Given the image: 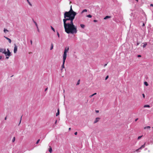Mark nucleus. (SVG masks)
Listing matches in <instances>:
<instances>
[{
    "mask_svg": "<svg viewBox=\"0 0 153 153\" xmlns=\"http://www.w3.org/2000/svg\"><path fill=\"white\" fill-rule=\"evenodd\" d=\"M144 108H150V106L149 105H146L144 106Z\"/></svg>",
    "mask_w": 153,
    "mask_h": 153,
    "instance_id": "14",
    "label": "nucleus"
},
{
    "mask_svg": "<svg viewBox=\"0 0 153 153\" xmlns=\"http://www.w3.org/2000/svg\"><path fill=\"white\" fill-rule=\"evenodd\" d=\"M57 120H56L55 122V124H56V123H57Z\"/></svg>",
    "mask_w": 153,
    "mask_h": 153,
    "instance_id": "44",
    "label": "nucleus"
},
{
    "mask_svg": "<svg viewBox=\"0 0 153 153\" xmlns=\"http://www.w3.org/2000/svg\"><path fill=\"white\" fill-rule=\"evenodd\" d=\"M142 44H143V48H145L146 45H147V43L146 42L143 43Z\"/></svg>",
    "mask_w": 153,
    "mask_h": 153,
    "instance_id": "9",
    "label": "nucleus"
},
{
    "mask_svg": "<svg viewBox=\"0 0 153 153\" xmlns=\"http://www.w3.org/2000/svg\"><path fill=\"white\" fill-rule=\"evenodd\" d=\"M87 12V10L86 9H85L83 10L82 12L81 13H82L84 12Z\"/></svg>",
    "mask_w": 153,
    "mask_h": 153,
    "instance_id": "20",
    "label": "nucleus"
},
{
    "mask_svg": "<svg viewBox=\"0 0 153 153\" xmlns=\"http://www.w3.org/2000/svg\"><path fill=\"white\" fill-rule=\"evenodd\" d=\"M145 143L143 145H142L140 148H139L138 149H136L135 150V152H138L139 150H141L142 148H144L145 147Z\"/></svg>",
    "mask_w": 153,
    "mask_h": 153,
    "instance_id": "4",
    "label": "nucleus"
},
{
    "mask_svg": "<svg viewBox=\"0 0 153 153\" xmlns=\"http://www.w3.org/2000/svg\"><path fill=\"white\" fill-rule=\"evenodd\" d=\"M95 112L96 113H97L99 112V110H96Z\"/></svg>",
    "mask_w": 153,
    "mask_h": 153,
    "instance_id": "34",
    "label": "nucleus"
},
{
    "mask_svg": "<svg viewBox=\"0 0 153 153\" xmlns=\"http://www.w3.org/2000/svg\"><path fill=\"white\" fill-rule=\"evenodd\" d=\"M5 49H3L1 48H0V52H2L3 53H4L3 52H5Z\"/></svg>",
    "mask_w": 153,
    "mask_h": 153,
    "instance_id": "8",
    "label": "nucleus"
},
{
    "mask_svg": "<svg viewBox=\"0 0 153 153\" xmlns=\"http://www.w3.org/2000/svg\"><path fill=\"white\" fill-rule=\"evenodd\" d=\"M150 6L153 7V4H150Z\"/></svg>",
    "mask_w": 153,
    "mask_h": 153,
    "instance_id": "46",
    "label": "nucleus"
},
{
    "mask_svg": "<svg viewBox=\"0 0 153 153\" xmlns=\"http://www.w3.org/2000/svg\"><path fill=\"white\" fill-rule=\"evenodd\" d=\"M57 34L58 37L59 38V36H60V35H59V32L57 31Z\"/></svg>",
    "mask_w": 153,
    "mask_h": 153,
    "instance_id": "28",
    "label": "nucleus"
},
{
    "mask_svg": "<svg viewBox=\"0 0 153 153\" xmlns=\"http://www.w3.org/2000/svg\"><path fill=\"white\" fill-rule=\"evenodd\" d=\"M135 0L137 2L138 1V0Z\"/></svg>",
    "mask_w": 153,
    "mask_h": 153,
    "instance_id": "51",
    "label": "nucleus"
},
{
    "mask_svg": "<svg viewBox=\"0 0 153 153\" xmlns=\"http://www.w3.org/2000/svg\"><path fill=\"white\" fill-rule=\"evenodd\" d=\"M139 43H138V42L137 43V46L138 45H139Z\"/></svg>",
    "mask_w": 153,
    "mask_h": 153,
    "instance_id": "43",
    "label": "nucleus"
},
{
    "mask_svg": "<svg viewBox=\"0 0 153 153\" xmlns=\"http://www.w3.org/2000/svg\"><path fill=\"white\" fill-rule=\"evenodd\" d=\"M144 25H145V24H144V23H143V25H142V26H144Z\"/></svg>",
    "mask_w": 153,
    "mask_h": 153,
    "instance_id": "49",
    "label": "nucleus"
},
{
    "mask_svg": "<svg viewBox=\"0 0 153 153\" xmlns=\"http://www.w3.org/2000/svg\"><path fill=\"white\" fill-rule=\"evenodd\" d=\"M77 134V132H75L74 133V134H75V135H76Z\"/></svg>",
    "mask_w": 153,
    "mask_h": 153,
    "instance_id": "35",
    "label": "nucleus"
},
{
    "mask_svg": "<svg viewBox=\"0 0 153 153\" xmlns=\"http://www.w3.org/2000/svg\"><path fill=\"white\" fill-rule=\"evenodd\" d=\"M97 20H94V22H97Z\"/></svg>",
    "mask_w": 153,
    "mask_h": 153,
    "instance_id": "36",
    "label": "nucleus"
},
{
    "mask_svg": "<svg viewBox=\"0 0 153 153\" xmlns=\"http://www.w3.org/2000/svg\"><path fill=\"white\" fill-rule=\"evenodd\" d=\"M7 52L6 51V50L5 51V52H3L4 54H5L6 56H10L11 55V53L10 52L8 49H7Z\"/></svg>",
    "mask_w": 153,
    "mask_h": 153,
    "instance_id": "3",
    "label": "nucleus"
},
{
    "mask_svg": "<svg viewBox=\"0 0 153 153\" xmlns=\"http://www.w3.org/2000/svg\"><path fill=\"white\" fill-rule=\"evenodd\" d=\"M15 137H14L12 140V142H14L15 141Z\"/></svg>",
    "mask_w": 153,
    "mask_h": 153,
    "instance_id": "25",
    "label": "nucleus"
},
{
    "mask_svg": "<svg viewBox=\"0 0 153 153\" xmlns=\"http://www.w3.org/2000/svg\"><path fill=\"white\" fill-rule=\"evenodd\" d=\"M33 22L35 24L36 27L38 28V25H37V23H36V22L35 21H34L33 20Z\"/></svg>",
    "mask_w": 153,
    "mask_h": 153,
    "instance_id": "21",
    "label": "nucleus"
},
{
    "mask_svg": "<svg viewBox=\"0 0 153 153\" xmlns=\"http://www.w3.org/2000/svg\"><path fill=\"white\" fill-rule=\"evenodd\" d=\"M97 94V93H95L94 94H92V95H91L89 96V97L90 98H91L93 96H94V95H95Z\"/></svg>",
    "mask_w": 153,
    "mask_h": 153,
    "instance_id": "17",
    "label": "nucleus"
},
{
    "mask_svg": "<svg viewBox=\"0 0 153 153\" xmlns=\"http://www.w3.org/2000/svg\"><path fill=\"white\" fill-rule=\"evenodd\" d=\"M87 17H89V18H91L92 17V16L91 15L89 14V15H87Z\"/></svg>",
    "mask_w": 153,
    "mask_h": 153,
    "instance_id": "24",
    "label": "nucleus"
},
{
    "mask_svg": "<svg viewBox=\"0 0 153 153\" xmlns=\"http://www.w3.org/2000/svg\"><path fill=\"white\" fill-rule=\"evenodd\" d=\"M7 56H6V59H8L9 58V57Z\"/></svg>",
    "mask_w": 153,
    "mask_h": 153,
    "instance_id": "41",
    "label": "nucleus"
},
{
    "mask_svg": "<svg viewBox=\"0 0 153 153\" xmlns=\"http://www.w3.org/2000/svg\"><path fill=\"white\" fill-rule=\"evenodd\" d=\"M108 76H107L106 77H105V80H106L108 78Z\"/></svg>",
    "mask_w": 153,
    "mask_h": 153,
    "instance_id": "31",
    "label": "nucleus"
},
{
    "mask_svg": "<svg viewBox=\"0 0 153 153\" xmlns=\"http://www.w3.org/2000/svg\"><path fill=\"white\" fill-rule=\"evenodd\" d=\"M144 84L146 86H148L149 85V84L146 81L144 82Z\"/></svg>",
    "mask_w": 153,
    "mask_h": 153,
    "instance_id": "19",
    "label": "nucleus"
},
{
    "mask_svg": "<svg viewBox=\"0 0 153 153\" xmlns=\"http://www.w3.org/2000/svg\"><path fill=\"white\" fill-rule=\"evenodd\" d=\"M27 1V3L29 4L30 6H32V5L30 3V2L29 1V0H26Z\"/></svg>",
    "mask_w": 153,
    "mask_h": 153,
    "instance_id": "16",
    "label": "nucleus"
},
{
    "mask_svg": "<svg viewBox=\"0 0 153 153\" xmlns=\"http://www.w3.org/2000/svg\"><path fill=\"white\" fill-rule=\"evenodd\" d=\"M100 119V118H99V117H97V118H96L95 121H94V123H97L98 121H99V120Z\"/></svg>",
    "mask_w": 153,
    "mask_h": 153,
    "instance_id": "6",
    "label": "nucleus"
},
{
    "mask_svg": "<svg viewBox=\"0 0 153 153\" xmlns=\"http://www.w3.org/2000/svg\"><path fill=\"white\" fill-rule=\"evenodd\" d=\"M107 65V64H105V65H104V67H105Z\"/></svg>",
    "mask_w": 153,
    "mask_h": 153,
    "instance_id": "42",
    "label": "nucleus"
},
{
    "mask_svg": "<svg viewBox=\"0 0 153 153\" xmlns=\"http://www.w3.org/2000/svg\"><path fill=\"white\" fill-rule=\"evenodd\" d=\"M80 79H79L78 81H77V82L76 84V85H78L79 84V83H80Z\"/></svg>",
    "mask_w": 153,
    "mask_h": 153,
    "instance_id": "23",
    "label": "nucleus"
},
{
    "mask_svg": "<svg viewBox=\"0 0 153 153\" xmlns=\"http://www.w3.org/2000/svg\"><path fill=\"white\" fill-rule=\"evenodd\" d=\"M37 28V30L39 32V29L38 28H38Z\"/></svg>",
    "mask_w": 153,
    "mask_h": 153,
    "instance_id": "39",
    "label": "nucleus"
},
{
    "mask_svg": "<svg viewBox=\"0 0 153 153\" xmlns=\"http://www.w3.org/2000/svg\"><path fill=\"white\" fill-rule=\"evenodd\" d=\"M59 114V109L58 108L57 110V112L56 113V116H57Z\"/></svg>",
    "mask_w": 153,
    "mask_h": 153,
    "instance_id": "11",
    "label": "nucleus"
},
{
    "mask_svg": "<svg viewBox=\"0 0 153 153\" xmlns=\"http://www.w3.org/2000/svg\"><path fill=\"white\" fill-rule=\"evenodd\" d=\"M151 127L150 126H148L146 127H145L144 128V129H149Z\"/></svg>",
    "mask_w": 153,
    "mask_h": 153,
    "instance_id": "15",
    "label": "nucleus"
},
{
    "mask_svg": "<svg viewBox=\"0 0 153 153\" xmlns=\"http://www.w3.org/2000/svg\"><path fill=\"white\" fill-rule=\"evenodd\" d=\"M4 37L10 43H11V40L10 39L5 36H4Z\"/></svg>",
    "mask_w": 153,
    "mask_h": 153,
    "instance_id": "7",
    "label": "nucleus"
},
{
    "mask_svg": "<svg viewBox=\"0 0 153 153\" xmlns=\"http://www.w3.org/2000/svg\"><path fill=\"white\" fill-rule=\"evenodd\" d=\"M141 56L140 55H137V57H141Z\"/></svg>",
    "mask_w": 153,
    "mask_h": 153,
    "instance_id": "33",
    "label": "nucleus"
},
{
    "mask_svg": "<svg viewBox=\"0 0 153 153\" xmlns=\"http://www.w3.org/2000/svg\"><path fill=\"white\" fill-rule=\"evenodd\" d=\"M142 137V136H139L138 137V139L139 140V139H140Z\"/></svg>",
    "mask_w": 153,
    "mask_h": 153,
    "instance_id": "30",
    "label": "nucleus"
},
{
    "mask_svg": "<svg viewBox=\"0 0 153 153\" xmlns=\"http://www.w3.org/2000/svg\"><path fill=\"white\" fill-rule=\"evenodd\" d=\"M147 148H145V150H147Z\"/></svg>",
    "mask_w": 153,
    "mask_h": 153,
    "instance_id": "52",
    "label": "nucleus"
},
{
    "mask_svg": "<svg viewBox=\"0 0 153 153\" xmlns=\"http://www.w3.org/2000/svg\"><path fill=\"white\" fill-rule=\"evenodd\" d=\"M143 97H144V98H145V95L144 94H143Z\"/></svg>",
    "mask_w": 153,
    "mask_h": 153,
    "instance_id": "37",
    "label": "nucleus"
},
{
    "mask_svg": "<svg viewBox=\"0 0 153 153\" xmlns=\"http://www.w3.org/2000/svg\"><path fill=\"white\" fill-rule=\"evenodd\" d=\"M68 130H71V128H69L68 129Z\"/></svg>",
    "mask_w": 153,
    "mask_h": 153,
    "instance_id": "50",
    "label": "nucleus"
},
{
    "mask_svg": "<svg viewBox=\"0 0 153 153\" xmlns=\"http://www.w3.org/2000/svg\"><path fill=\"white\" fill-rule=\"evenodd\" d=\"M51 29L54 32H55V30L54 29L52 26H51Z\"/></svg>",
    "mask_w": 153,
    "mask_h": 153,
    "instance_id": "26",
    "label": "nucleus"
},
{
    "mask_svg": "<svg viewBox=\"0 0 153 153\" xmlns=\"http://www.w3.org/2000/svg\"><path fill=\"white\" fill-rule=\"evenodd\" d=\"M30 42L31 43V44L32 45V41L31 40L30 41Z\"/></svg>",
    "mask_w": 153,
    "mask_h": 153,
    "instance_id": "40",
    "label": "nucleus"
},
{
    "mask_svg": "<svg viewBox=\"0 0 153 153\" xmlns=\"http://www.w3.org/2000/svg\"><path fill=\"white\" fill-rule=\"evenodd\" d=\"M2 57L1 56H0V59H2Z\"/></svg>",
    "mask_w": 153,
    "mask_h": 153,
    "instance_id": "45",
    "label": "nucleus"
},
{
    "mask_svg": "<svg viewBox=\"0 0 153 153\" xmlns=\"http://www.w3.org/2000/svg\"><path fill=\"white\" fill-rule=\"evenodd\" d=\"M65 61H64V60H63V64L62 65V68H64V67H65L64 64H65Z\"/></svg>",
    "mask_w": 153,
    "mask_h": 153,
    "instance_id": "12",
    "label": "nucleus"
},
{
    "mask_svg": "<svg viewBox=\"0 0 153 153\" xmlns=\"http://www.w3.org/2000/svg\"><path fill=\"white\" fill-rule=\"evenodd\" d=\"M53 45L52 43H51V47L50 48V50H52L53 48Z\"/></svg>",
    "mask_w": 153,
    "mask_h": 153,
    "instance_id": "22",
    "label": "nucleus"
},
{
    "mask_svg": "<svg viewBox=\"0 0 153 153\" xmlns=\"http://www.w3.org/2000/svg\"><path fill=\"white\" fill-rule=\"evenodd\" d=\"M69 49V47H66L65 49L63 54V60H64V61H65L67 58V53Z\"/></svg>",
    "mask_w": 153,
    "mask_h": 153,
    "instance_id": "2",
    "label": "nucleus"
},
{
    "mask_svg": "<svg viewBox=\"0 0 153 153\" xmlns=\"http://www.w3.org/2000/svg\"><path fill=\"white\" fill-rule=\"evenodd\" d=\"M22 116L21 117V119H20V122H19V125L20 124V123L21 122V119H22Z\"/></svg>",
    "mask_w": 153,
    "mask_h": 153,
    "instance_id": "32",
    "label": "nucleus"
},
{
    "mask_svg": "<svg viewBox=\"0 0 153 153\" xmlns=\"http://www.w3.org/2000/svg\"><path fill=\"white\" fill-rule=\"evenodd\" d=\"M138 120V118H137V119H135V121H137Z\"/></svg>",
    "mask_w": 153,
    "mask_h": 153,
    "instance_id": "47",
    "label": "nucleus"
},
{
    "mask_svg": "<svg viewBox=\"0 0 153 153\" xmlns=\"http://www.w3.org/2000/svg\"><path fill=\"white\" fill-rule=\"evenodd\" d=\"M7 117H5V118H4V120H7Z\"/></svg>",
    "mask_w": 153,
    "mask_h": 153,
    "instance_id": "48",
    "label": "nucleus"
},
{
    "mask_svg": "<svg viewBox=\"0 0 153 153\" xmlns=\"http://www.w3.org/2000/svg\"><path fill=\"white\" fill-rule=\"evenodd\" d=\"M14 45L15 46L14 49V53H16L17 50V47L15 44H14Z\"/></svg>",
    "mask_w": 153,
    "mask_h": 153,
    "instance_id": "5",
    "label": "nucleus"
},
{
    "mask_svg": "<svg viewBox=\"0 0 153 153\" xmlns=\"http://www.w3.org/2000/svg\"><path fill=\"white\" fill-rule=\"evenodd\" d=\"M48 89V88H47L45 89V91H46L47 90V89Z\"/></svg>",
    "mask_w": 153,
    "mask_h": 153,
    "instance_id": "38",
    "label": "nucleus"
},
{
    "mask_svg": "<svg viewBox=\"0 0 153 153\" xmlns=\"http://www.w3.org/2000/svg\"><path fill=\"white\" fill-rule=\"evenodd\" d=\"M111 16H107L105 17L104 18V19H107L111 18Z\"/></svg>",
    "mask_w": 153,
    "mask_h": 153,
    "instance_id": "10",
    "label": "nucleus"
},
{
    "mask_svg": "<svg viewBox=\"0 0 153 153\" xmlns=\"http://www.w3.org/2000/svg\"><path fill=\"white\" fill-rule=\"evenodd\" d=\"M76 12L74 11L71 7L70 10L65 12L64 14V19H63L64 26L65 32L67 33H76L77 32L76 27L73 24V21L76 15Z\"/></svg>",
    "mask_w": 153,
    "mask_h": 153,
    "instance_id": "1",
    "label": "nucleus"
},
{
    "mask_svg": "<svg viewBox=\"0 0 153 153\" xmlns=\"http://www.w3.org/2000/svg\"><path fill=\"white\" fill-rule=\"evenodd\" d=\"M152 128H153V126Z\"/></svg>",
    "mask_w": 153,
    "mask_h": 153,
    "instance_id": "53",
    "label": "nucleus"
},
{
    "mask_svg": "<svg viewBox=\"0 0 153 153\" xmlns=\"http://www.w3.org/2000/svg\"><path fill=\"white\" fill-rule=\"evenodd\" d=\"M40 140V139H38V140H37V142H36V144H38V143H39V142Z\"/></svg>",
    "mask_w": 153,
    "mask_h": 153,
    "instance_id": "29",
    "label": "nucleus"
},
{
    "mask_svg": "<svg viewBox=\"0 0 153 153\" xmlns=\"http://www.w3.org/2000/svg\"><path fill=\"white\" fill-rule=\"evenodd\" d=\"M49 151L50 153H51L52 152V148L51 146H50V148L49 149Z\"/></svg>",
    "mask_w": 153,
    "mask_h": 153,
    "instance_id": "13",
    "label": "nucleus"
},
{
    "mask_svg": "<svg viewBox=\"0 0 153 153\" xmlns=\"http://www.w3.org/2000/svg\"><path fill=\"white\" fill-rule=\"evenodd\" d=\"M80 27L82 28H84L85 27V26L83 24H81L80 25Z\"/></svg>",
    "mask_w": 153,
    "mask_h": 153,
    "instance_id": "18",
    "label": "nucleus"
},
{
    "mask_svg": "<svg viewBox=\"0 0 153 153\" xmlns=\"http://www.w3.org/2000/svg\"><path fill=\"white\" fill-rule=\"evenodd\" d=\"M4 33H6V32H8L9 31L7 30V29H4Z\"/></svg>",
    "mask_w": 153,
    "mask_h": 153,
    "instance_id": "27",
    "label": "nucleus"
}]
</instances>
